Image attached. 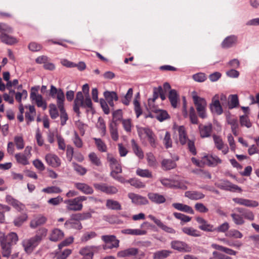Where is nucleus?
<instances>
[{"label": "nucleus", "instance_id": "nucleus-62", "mask_svg": "<svg viewBox=\"0 0 259 259\" xmlns=\"http://www.w3.org/2000/svg\"><path fill=\"white\" fill-rule=\"evenodd\" d=\"M136 173L138 176L141 177H152L151 172L148 169H143L141 168H138L136 171Z\"/></svg>", "mask_w": 259, "mask_h": 259}, {"label": "nucleus", "instance_id": "nucleus-7", "mask_svg": "<svg viewBox=\"0 0 259 259\" xmlns=\"http://www.w3.org/2000/svg\"><path fill=\"white\" fill-rule=\"evenodd\" d=\"M117 255L119 257H125L131 256H136V259H142L144 257V252L139 251L136 248H129L117 252Z\"/></svg>", "mask_w": 259, "mask_h": 259}, {"label": "nucleus", "instance_id": "nucleus-17", "mask_svg": "<svg viewBox=\"0 0 259 259\" xmlns=\"http://www.w3.org/2000/svg\"><path fill=\"white\" fill-rule=\"evenodd\" d=\"M196 220L199 224V228L204 231L213 232L214 228L213 226L208 223L207 221L201 217H197Z\"/></svg>", "mask_w": 259, "mask_h": 259}, {"label": "nucleus", "instance_id": "nucleus-5", "mask_svg": "<svg viewBox=\"0 0 259 259\" xmlns=\"http://www.w3.org/2000/svg\"><path fill=\"white\" fill-rule=\"evenodd\" d=\"M192 97L199 116L202 118H206V102L205 100L203 98L198 97L195 92H193Z\"/></svg>", "mask_w": 259, "mask_h": 259}, {"label": "nucleus", "instance_id": "nucleus-39", "mask_svg": "<svg viewBox=\"0 0 259 259\" xmlns=\"http://www.w3.org/2000/svg\"><path fill=\"white\" fill-rule=\"evenodd\" d=\"M178 97V95L175 90H171L169 91L168 99L170 102L171 106L174 108H176L177 107Z\"/></svg>", "mask_w": 259, "mask_h": 259}, {"label": "nucleus", "instance_id": "nucleus-2", "mask_svg": "<svg viewBox=\"0 0 259 259\" xmlns=\"http://www.w3.org/2000/svg\"><path fill=\"white\" fill-rule=\"evenodd\" d=\"M47 229L41 228L37 230L34 237L24 240L22 241V245L25 251L27 253L32 252L40 241L47 236Z\"/></svg>", "mask_w": 259, "mask_h": 259}, {"label": "nucleus", "instance_id": "nucleus-32", "mask_svg": "<svg viewBox=\"0 0 259 259\" xmlns=\"http://www.w3.org/2000/svg\"><path fill=\"white\" fill-rule=\"evenodd\" d=\"M185 195L190 199L194 200L202 199L205 196L203 193L197 191H187L185 192Z\"/></svg>", "mask_w": 259, "mask_h": 259}, {"label": "nucleus", "instance_id": "nucleus-40", "mask_svg": "<svg viewBox=\"0 0 259 259\" xmlns=\"http://www.w3.org/2000/svg\"><path fill=\"white\" fill-rule=\"evenodd\" d=\"M95 246H86L81 248L79 251V253L83 255V257H93L94 255V249L95 248Z\"/></svg>", "mask_w": 259, "mask_h": 259}, {"label": "nucleus", "instance_id": "nucleus-44", "mask_svg": "<svg viewBox=\"0 0 259 259\" xmlns=\"http://www.w3.org/2000/svg\"><path fill=\"white\" fill-rule=\"evenodd\" d=\"M171 251L168 250H161L154 253L153 259H164L168 256Z\"/></svg>", "mask_w": 259, "mask_h": 259}, {"label": "nucleus", "instance_id": "nucleus-52", "mask_svg": "<svg viewBox=\"0 0 259 259\" xmlns=\"http://www.w3.org/2000/svg\"><path fill=\"white\" fill-rule=\"evenodd\" d=\"M17 161L23 165H26L28 164V158L26 155L23 153H18L15 156Z\"/></svg>", "mask_w": 259, "mask_h": 259}, {"label": "nucleus", "instance_id": "nucleus-19", "mask_svg": "<svg viewBox=\"0 0 259 259\" xmlns=\"http://www.w3.org/2000/svg\"><path fill=\"white\" fill-rule=\"evenodd\" d=\"M171 247L180 251L190 252L191 248L184 242L174 241L171 243Z\"/></svg>", "mask_w": 259, "mask_h": 259}, {"label": "nucleus", "instance_id": "nucleus-14", "mask_svg": "<svg viewBox=\"0 0 259 259\" xmlns=\"http://www.w3.org/2000/svg\"><path fill=\"white\" fill-rule=\"evenodd\" d=\"M213 139L215 146L219 150H221L223 154L225 155L229 152V148L227 145L225 144L222 138L217 135L213 136Z\"/></svg>", "mask_w": 259, "mask_h": 259}, {"label": "nucleus", "instance_id": "nucleus-59", "mask_svg": "<svg viewBox=\"0 0 259 259\" xmlns=\"http://www.w3.org/2000/svg\"><path fill=\"white\" fill-rule=\"evenodd\" d=\"M146 158L149 166L151 167H154L156 166L157 162L153 153L151 152L147 153Z\"/></svg>", "mask_w": 259, "mask_h": 259}, {"label": "nucleus", "instance_id": "nucleus-63", "mask_svg": "<svg viewBox=\"0 0 259 259\" xmlns=\"http://www.w3.org/2000/svg\"><path fill=\"white\" fill-rule=\"evenodd\" d=\"M56 139L59 149L63 151L65 150L66 146L64 138L61 135L57 134Z\"/></svg>", "mask_w": 259, "mask_h": 259}, {"label": "nucleus", "instance_id": "nucleus-55", "mask_svg": "<svg viewBox=\"0 0 259 259\" xmlns=\"http://www.w3.org/2000/svg\"><path fill=\"white\" fill-rule=\"evenodd\" d=\"M65 226L68 228H72L78 230L82 228L81 223L78 221H67L65 222Z\"/></svg>", "mask_w": 259, "mask_h": 259}, {"label": "nucleus", "instance_id": "nucleus-41", "mask_svg": "<svg viewBox=\"0 0 259 259\" xmlns=\"http://www.w3.org/2000/svg\"><path fill=\"white\" fill-rule=\"evenodd\" d=\"M0 38L2 42L8 45H13L16 44L18 41L17 39L13 36L8 35L6 33H2L0 35Z\"/></svg>", "mask_w": 259, "mask_h": 259}, {"label": "nucleus", "instance_id": "nucleus-61", "mask_svg": "<svg viewBox=\"0 0 259 259\" xmlns=\"http://www.w3.org/2000/svg\"><path fill=\"white\" fill-rule=\"evenodd\" d=\"M126 182L130 183L132 186L136 188H142L145 187V184L139 179H129Z\"/></svg>", "mask_w": 259, "mask_h": 259}, {"label": "nucleus", "instance_id": "nucleus-64", "mask_svg": "<svg viewBox=\"0 0 259 259\" xmlns=\"http://www.w3.org/2000/svg\"><path fill=\"white\" fill-rule=\"evenodd\" d=\"M175 217L179 220H181L182 222L184 223H187L191 221V218L186 215L184 214L179 213V212H174L173 213Z\"/></svg>", "mask_w": 259, "mask_h": 259}, {"label": "nucleus", "instance_id": "nucleus-25", "mask_svg": "<svg viewBox=\"0 0 259 259\" xmlns=\"http://www.w3.org/2000/svg\"><path fill=\"white\" fill-rule=\"evenodd\" d=\"M227 121L229 124L231 125L232 132L235 136H238V133L237 129L239 127L237 119L236 118H232L230 113L227 115Z\"/></svg>", "mask_w": 259, "mask_h": 259}, {"label": "nucleus", "instance_id": "nucleus-45", "mask_svg": "<svg viewBox=\"0 0 259 259\" xmlns=\"http://www.w3.org/2000/svg\"><path fill=\"white\" fill-rule=\"evenodd\" d=\"M106 206L108 208L113 210L121 209V206L120 203L115 200L108 199L106 201Z\"/></svg>", "mask_w": 259, "mask_h": 259}, {"label": "nucleus", "instance_id": "nucleus-28", "mask_svg": "<svg viewBox=\"0 0 259 259\" xmlns=\"http://www.w3.org/2000/svg\"><path fill=\"white\" fill-rule=\"evenodd\" d=\"M218 187L221 189L233 192L237 191L240 192L241 191L240 188H239L237 185L232 184L229 181H226L224 183L219 184Z\"/></svg>", "mask_w": 259, "mask_h": 259}, {"label": "nucleus", "instance_id": "nucleus-10", "mask_svg": "<svg viewBox=\"0 0 259 259\" xmlns=\"http://www.w3.org/2000/svg\"><path fill=\"white\" fill-rule=\"evenodd\" d=\"M161 183L165 187L170 188L186 189L187 186L176 179H160Z\"/></svg>", "mask_w": 259, "mask_h": 259}, {"label": "nucleus", "instance_id": "nucleus-58", "mask_svg": "<svg viewBox=\"0 0 259 259\" xmlns=\"http://www.w3.org/2000/svg\"><path fill=\"white\" fill-rule=\"evenodd\" d=\"M239 121L241 126H244L247 128H249L252 125V124L247 115L240 116Z\"/></svg>", "mask_w": 259, "mask_h": 259}, {"label": "nucleus", "instance_id": "nucleus-4", "mask_svg": "<svg viewBox=\"0 0 259 259\" xmlns=\"http://www.w3.org/2000/svg\"><path fill=\"white\" fill-rule=\"evenodd\" d=\"M138 133L141 139H147L152 147H156V137L151 130L146 127H138Z\"/></svg>", "mask_w": 259, "mask_h": 259}, {"label": "nucleus", "instance_id": "nucleus-57", "mask_svg": "<svg viewBox=\"0 0 259 259\" xmlns=\"http://www.w3.org/2000/svg\"><path fill=\"white\" fill-rule=\"evenodd\" d=\"M94 140L99 151L102 152H105L107 151L106 144L100 139L94 138Z\"/></svg>", "mask_w": 259, "mask_h": 259}, {"label": "nucleus", "instance_id": "nucleus-54", "mask_svg": "<svg viewBox=\"0 0 259 259\" xmlns=\"http://www.w3.org/2000/svg\"><path fill=\"white\" fill-rule=\"evenodd\" d=\"M72 253V250L65 249L63 251L56 252V259H66L67 257Z\"/></svg>", "mask_w": 259, "mask_h": 259}, {"label": "nucleus", "instance_id": "nucleus-42", "mask_svg": "<svg viewBox=\"0 0 259 259\" xmlns=\"http://www.w3.org/2000/svg\"><path fill=\"white\" fill-rule=\"evenodd\" d=\"M182 230L184 233L189 236L193 237L200 236V232L192 227H185L183 228Z\"/></svg>", "mask_w": 259, "mask_h": 259}, {"label": "nucleus", "instance_id": "nucleus-15", "mask_svg": "<svg viewBox=\"0 0 259 259\" xmlns=\"http://www.w3.org/2000/svg\"><path fill=\"white\" fill-rule=\"evenodd\" d=\"M45 160L48 164L54 167L59 166L61 163L59 157L52 153L47 154L45 156Z\"/></svg>", "mask_w": 259, "mask_h": 259}, {"label": "nucleus", "instance_id": "nucleus-48", "mask_svg": "<svg viewBox=\"0 0 259 259\" xmlns=\"http://www.w3.org/2000/svg\"><path fill=\"white\" fill-rule=\"evenodd\" d=\"M6 241L10 243L11 245L16 244L18 241V236L15 232H11L7 235H6Z\"/></svg>", "mask_w": 259, "mask_h": 259}, {"label": "nucleus", "instance_id": "nucleus-8", "mask_svg": "<svg viewBox=\"0 0 259 259\" xmlns=\"http://www.w3.org/2000/svg\"><path fill=\"white\" fill-rule=\"evenodd\" d=\"M0 243L3 256L9 257L11 253L12 245L6 241L5 234L1 232H0Z\"/></svg>", "mask_w": 259, "mask_h": 259}, {"label": "nucleus", "instance_id": "nucleus-12", "mask_svg": "<svg viewBox=\"0 0 259 259\" xmlns=\"http://www.w3.org/2000/svg\"><path fill=\"white\" fill-rule=\"evenodd\" d=\"M211 111L218 115H221L223 112V108L219 101V95H215L212 99V103L210 105Z\"/></svg>", "mask_w": 259, "mask_h": 259}, {"label": "nucleus", "instance_id": "nucleus-18", "mask_svg": "<svg viewBox=\"0 0 259 259\" xmlns=\"http://www.w3.org/2000/svg\"><path fill=\"white\" fill-rule=\"evenodd\" d=\"M149 108L152 112L155 114V117L160 121H162L169 117L166 111L160 110L155 106L149 107Z\"/></svg>", "mask_w": 259, "mask_h": 259}, {"label": "nucleus", "instance_id": "nucleus-51", "mask_svg": "<svg viewBox=\"0 0 259 259\" xmlns=\"http://www.w3.org/2000/svg\"><path fill=\"white\" fill-rule=\"evenodd\" d=\"M58 107L60 111L61 124L62 125H64L66 124V121L68 120V115L65 111L64 104H62L61 107L58 106Z\"/></svg>", "mask_w": 259, "mask_h": 259}, {"label": "nucleus", "instance_id": "nucleus-6", "mask_svg": "<svg viewBox=\"0 0 259 259\" xmlns=\"http://www.w3.org/2000/svg\"><path fill=\"white\" fill-rule=\"evenodd\" d=\"M107 159L111 169V176L113 178L118 177L117 175L122 172V168L119 162L111 154H107Z\"/></svg>", "mask_w": 259, "mask_h": 259}, {"label": "nucleus", "instance_id": "nucleus-27", "mask_svg": "<svg viewBox=\"0 0 259 259\" xmlns=\"http://www.w3.org/2000/svg\"><path fill=\"white\" fill-rule=\"evenodd\" d=\"M199 130L201 138H206L210 136L212 131V125L208 124L207 125H200Z\"/></svg>", "mask_w": 259, "mask_h": 259}, {"label": "nucleus", "instance_id": "nucleus-34", "mask_svg": "<svg viewBox=\"0 0 259 259\" xmlns=\"http://www.w3.org/2000/svg\"><path fill=\"white\" fill-rule=\"evenodd\" d=\"M47 221V219L41 215H39L34 218L30 222V226L32 228H35L37 227L44 224Z\"/></svg>", "mask_w": 259, "mask_h": 259}, {"label": "nucleus", "instance_id": "nucleus-37", "mask_svg": "<svg viewBox=\"0 0 259 259\" xmlns=\"http://www.w3.org/2000/svg\"><path fill=\"white\" fill-rule=\"evenodd\" d=\"M178 131L179 136V141L182 145L186 144L188 140L185 128L183 126H180L178 127Z\"/></svg>", "mask_w": 259, "mask_h": 259}, {"label": "nucleus", "instance_id": "nucleus-26", "mask_svg": "<svg viewBox=\"0 0 259 259\" xmlns=\"http://www.w3.org/2000/svg\"><path fill=\"white\" fill-rule=\"evenodd\" d=\"M148 197L151 201L156 204L163 203L166 200L163 195L156 193H149Z\"/></svg>", "mask_w": 259, "mask_h": 259}, {"label": "nucleus", "instance_id": "nucleus-9", "mask_svg": "<svg viewBox=\"0 0 259 259\" xmlns=\"http://www.w3.org/2000/svg\"><path fill=\"white\" fill-rule=\"evenodd\" d=\"M50 95L53 98H55L56 95H57V106L61 107L62 104H64L65 96L64 94L61 89L58 90L55 86L51 85Z\"/></svg>", "mask_w": 259, "mask_h": 259}, {"label": "nucleus", "instance_id": "nucleus-46", "mask_svg": "<svg viewBox=\"0 0 259 259\" xmlns=\"http://www.w3.org/2000/svg\"><path fill=\"white\" fill-rule=\"evenodd\" d=\"M122 233L132 235H143L146 234L147 231L141 229H127L122 230Z\"/></svg>", "mask_w": 259, "mask_h": 259}, {"label": "nucleus", "instance_id": "nucleus-16", "mask_svg": "<svg viewBox=\"0 0 259 259\" xmlns=\"http://www.w3.org/2000/svg\"><path fill=\"white\" fill-rule=\"evenodd\" d=\"M148 218L150 220H152L158 227H159L164 231L170 234L176 233V231L175 229L164 225L160 220L156 218L154 216L150 214L148 215Z\"/></svg>", "mask_w": 259, "mask_h": 259}, {"label": "nucleus", "instance_id": "nucleus-36", "mask_svg": "<svg viewBox=\"0 0 259 259\" xmlns=\"http://www.w3.org/2000/svg\"><path fill=\"white\" fill-rule=\"evenodd\" d=\"M64 236L63 232L59 229H54L50 236V240L52 241H57L61 239Z\"/></svg>", "mask_w": 259, "mask_h": 259}, {"label": "nucleus", "instance_id": "nucleus-49", "mask_svg": "<svg viewBox=\"0 0 259 259\" xmlns=\"http://www.w3.org/2000/svg\"><path fill=\"white\" fill-rule=\"evenodd\" d=\"M162 167L164 169H170L176 166L175 161L171 159H164L162 161Z\"/></svg>", "mask_w": 259, "mask_h": 259}, {"label": "nucleus", "instance_id": "nucleus-30", "mask_svg": "<svg viewBox=\"0 0 259 259\" xmlns=\"http://www.w3.org/2000/svg\"><path fill=\"white\" fill-rule=\"evenodd\" d=\"M237 41V37L235 35H231L227 37L222 43V46L224 48H229L235 45Z\"/></svg>", "mask_w": 259, "mask_h": 259}, {"label": "nucleus", "instance_id": "nucleus-33", "mask_svg": "<svg viewBox=\"0 0 259 259\" xmlns=\"http://www.w3.org/2000/svg\"><path fill=\"white\" fill-rule=\"evenodd\" d=\"M132 149L135 155L140 159H142L144 157V153L142 149L139 146L135 140L132 139L131 140Z\"/></svg>", "mask_w": 259, "mask_h": 259}, {"label": "nucleus", "instance_id": "nucleus-38", "mask_svg": "<svg viewBox=\"0 0 259 259\" xmlns=\"http://www.w3.org/2000/svg\"><path fill=\"white\" fill-rule=\"evenodd\" d=\"M162 92V88L160 86L158 88H155L153 89V96L152 99L148 100V105L149 107L155 106L154 102L158 98L159 93Z\"/></svg>", "mask_w": 259, "mask_h": 259}, {"label": "nucleus", "instance_id": "nucleus-22", "mask_svg": "<svg viewBox=\"0 0 259 259\" xmlns=\"http://www.w3.org/2000/svg\"><path fill=\"white\" fill-rule=\"evenodd\" d=\"M233 201L237 204L247 207H255L258 205V203L256 201L241 198H234Z\"/></svg>", "mask_w": 259, "mask_h": 259}, {"label": "nucleus", "instance_id": "nucleus-1", "mask_svg": "<svg viewBox=\"0 0 259 259\" xmlns=\"http://www.w3.org/2000/svg\"><path fill=\"white\" fill-rule=\"evenodd\" d=\"M82 90L85 94V98L83 97L81 92H77L73 104V110L78 116H79L80 114V107L88 108L90 110L93 109V104L89 96V85L87 83L83 85Z\"/></svg>", "mask_w": 259, "mask_h": 259}, {"label": "nucleus", "instance_id": "nucleus-43", "mask_svg": "<svg viewBox=\"0 0 259 259\" xmlns=\"http://www.w3.org/2000/svg\"><path fill=\"white\" fill-rule=\"evenodd\" d=\"M88 157L91 163L97 166H100L102 165L100 158L95 152H91L88 155Z\"/></svg>", "mask_w": 259, "mask_h": 259}, {"label": "nucleus", "instance_id": "nucleus-50", "mask_svg": "<svg viewBox=\"0 0 259 259\" xmlns=\"http://www.w3.org/2000/svg\"><path fill=\"white\" fill-rule=\"evenodd\" d=\"M230 101L229 102V108L232 109L236 108L239 105V100L237 95H231L230 96Z\"/></svg>", "mask_w": 259, "mask_h": 259}, {"label": "nucleus", "instance_id": "nucleus-29", "mask_svg": "<svg viewBox=\"0 0 259 259\" xmlns=\"http://www.w3.org/2000/svg\"><path fill=\"white\" fill-rule=\"evenodd\" d=\"M172 206L176 209L187 212L190 214H194V211L192 208L189 205L180 203H174Z\"/></svg>", "mask_w": 259, "mask_h": 259}, {"label": "nucleus", "instance_id": "nucleus-24", "mask_svg": "<svg viewBox=\"0 0 259 259\" xmlns=\"http://www.w3.org/2000/svg\"><path fill=\"white\" fill-rule=\"evenodd\" d=\"M26 108H28L29 111L25 112V119L27 124L29 125L30 123L34 121L36 116V111L34 106H26Z\"/></svg>", "mask_w": 259, "mask_h": 259}, {"label": "nucleus", "instance_id": "nucleus-60", "mask_svg": "<svg viewBox=\"0 0 259 259\" xmlns=\"http://www.w3.org/2000/svg\"><path fill=\"white\" fill-rule=\"evenodd\" d=\"M27 219V215L26 213H23L21 215L16 218L14 221V224L15 226L19 227Z\"/></svg>", "mask_w": 259, "mask_h": 259}, {"label": "nucleus", "instance_id": "nucleus-20", "mask_svg": "<svg viewBox=\"0 0 259 259\" xmlns=\"http://www.w3.org/2000/svg\"><path fill=\"white\" fill-rule=\"evenodd\" d=\"M6 199L7 202L12 205L18 211H23L25 210V205L11 196L7 195Z\"/></svg>", "mask_w": 259, "mask_h": 259}, {"label": "nucleus", "instance_id": "nucleus-23", "mask_svg": "<svg viewBox=\"0 0 259 259\" xmlns=\"http://www.w3.org/2000/svg\"><path fill=\"white\" fill-rule=\"evenodd\" d=\"M30 98L32 101H35L38 107H41L44 110L46 109L47 103L43 100L41 95L37 94L34 92H31L30 94Z\"/></svg>", "mask_w": 259, "mask_h": 259}, {"label": "nucleus", "instance_id": "nucleus-56", "mask_svg": "<svg viewBox=\"0 0 259 259\" xmlns=\"http://www.w3.org/2000/svg\"><path fill=\"white\" fill-rule=\"evenodd\" d=\"M231 216L234 223L237 225H242L244 224L245 221L242 217L235 213H232Z\"/></svg>", "mask_w": 259, "mask_h": 259}, {"label": "nucleus", "instance_id": "nucleus-47", "mask_svg": "<svg viewBox=\"0 0 259 259\" xmlns=\"http://www.w3.org/2000/svg\"><path fill=\"white\" fill-rule=\"evenodd\" d=\"M72 141L76 147L81 148L83 147V141L76 131L73 132V137L72 138Z\"/></svg>", "mask_w": 259, "mask_h": 259}, {"label": "nucleus", "instance_id": "nucleus-13", "mask_svg": "<svg viewBox=\"0 0 259 259\" xmlns=\"http://www.w3.org/2000/svg\"><path fill=\"white\" fill-rule=\"evenodd\" d=\"M128 197L132 200L133 203L136 205H146L149 203V201L146 197L134 193H128Z\"/></svg>", "mask_w": 259, "mask_h": 259}, {"label": "nucleus", "instance_id": "nucleus-11", "mask_svg": "<svg viewBox=\"0 0 259 259\" xmlns=\"http://www.w3.org/2000/svg\"><path fill=\"white\" fill-rule=\"evenodd\" d=\"M102 239L106 243L105 249L113 248H117L119 246V241L116 238L114 235H103L102 236Z\"/></svg>", "mask_w": 259, "mask_h": 259}, {"label": "nucleus", "instance_id": "nucleus-53", "mask_svg": "<svg viewBox=\"0 0 259 259\" xmlns=\"http://www.w3.org/2000/svg\"><path fill=\"white\" fill-rule=\"evenodd\" d=\"M162 142L165 147L167 149L172 147V140L170 137V134L169 132H165L164 136L162 139Z\"/></svg>", "mask_w": 259, "mask_h": 259}, {"label": "nucleus", "instance_id": "nucleus-35", "mask_svg": "<svg viewBox=\"0 0 259 259\" xmlns=\"http://www.w3.org/2000/svg\"><path fill=\"white\" fill-rule=\"evenodd\" d=\"M75 187L85 194H91L93 193V189L84 183H75Z\"/></svg>", "mask_w": 259, "mask_h": 259}, {"label": "nucleus", "instance_id": "nucleus-21", "mask_svg": "<svg viewBox=\"0 0 259 259\" xmlns=\"http://www.w3.org/2000/svg\"><path fill=\"white\" fill-rule=\"evenodd\" d=\"M203 160L208 165L212 167L216 166L222 162V160L216 155H207L203 158Z\"/></svg>", "mask_w": 259, "mask_h": 259}, {"label": "nucleus", "instance_id": "nucleus-31", "mask_svg": "<svg viewBox=\"0 0 259 259\" xmlns=\"http://www.w3.org/2000/svg\"><path fill=\"white\" fill-rule=\"evenodd\" d=\"M104 96L109 105L111 107L114 106L113 101H117L118 99L117 95L114 92L105 91L104 93Z\"/></svg>", "mask_w": 259, "mask_h": 259}, {"label": "nucleus", "instance_id": "nucleus-3", "mask_svg": "<svg viewBox=\"0 0 259 259\" xmlns=\"http://www.w3.org/2000/svg\"><path fill=\"white\" fill-rule=\"evenodd\" d=\"M87 199V197L80 196L73 199L66 200L64 201V203L66 204V207L68 210L77 211L82 209V202Z\"/></svg>", "mask_w": 259, "mask_h": 259}]
</instances>
